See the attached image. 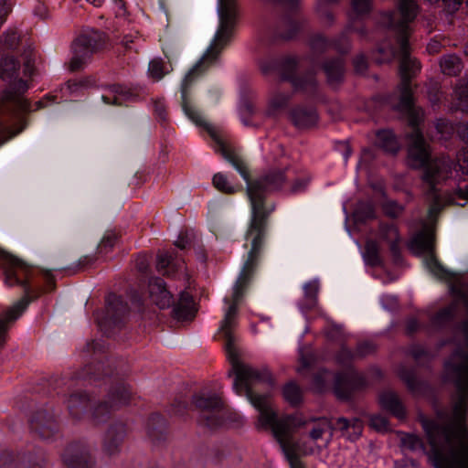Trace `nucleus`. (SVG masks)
<instances>
[{"instance_id":"nucleus-41","label":"nucleus","mask_w":468,"mask_h":468,"mask_svg":"<svg viewBox=\"0 0 468 468\" xmlns=\"http://www.w3.org/2000/svg\"><path fill=\"white\" fill-rule=\"evenodd\" d=\"M115 410L110 407L109 401L105 399L92 409L91 419L95 424L106 422L110 419L112 412Z\"/></svg>"},{"instance_id":"nucleus-50","label":"nucleus","mask_w":468,"mask_h":468,"mask_svg":"<svg viewBox=\"0 0 468 468\" xmlns=\"http://www.w3.org/2000/svg\"><path fill=\"white\" fill-rule=\"evenodd\" d=\"M119 239L118 234L113 230H108L102 237L99 246L98 250L100 253H107L111 250L115 245L117 239Z\"/></svg>"},{"instance_id":"nucleus-4","label":"nucleus","mask_w":468,"mask_h":468,"mask_svg":"<svg viewBox=\"0 0 468 468\" xmlns=\"http://www.w3.org/2000/svg\"><path fill=\"white\" fill-rule=\"evenodd\" d=\"M419 13V5L414 0H399L397 9L384 13L380 24L391 29L396 35L399 48L390 46L387 51L379 47L378 51L386 54V58L379 60L389 61L397 55L399 56V108L410 110L412 106L411 80L420 71V63L410 57L409 43L410 24L415 20Z\"/></svg>"},{"instance_id":"nucleus-8","label":"nucleus","mask_w":468,"mask_h":468,"mask_svg":"<svg viewBox=\"0 0 468 468\" xmlns=\"http://www.w3.org/2000/svg\"><path fill=\"white\" fill-rule=\"evenodd\" d=\"M120 372L114 370H105L104 362L100 360L97 363L86 365L81 372L77 373L72 378H55L50 381V386L57 394L71 390L75 386V379H83L90 382H96L101 379L107 378L110 382V388L106 395V399L110 403L112 410H120L128 405L133 398V392L129 385L119 378Z\"/></svg>"},{"instance_id":"nucleus-49","label":"nucleus","mask_w":468,"mask_h":468,"mask_svg":"<svg viewBox=\"0 0 468 468\" xmlns=\"http://www.w3.org/2000/svg\"><path fill=\"white\" fill-rule=\"evenodd\" d=\"M331 48L341 54H346L351 49V42L346 35V30L338 37L331 39Z\"/></svg>"},{"instance_id":"nucleus-58","label":"nucleus","mask_w":468,"mask_h":468,"mask_svg":"<svg viewBox=\"0 0 468 468\" xmlns=\"http://www.w3.org/2000/svg\"><path fill=\"white\" fill-rule=\"evenodd\" d=\"M149 73L155 80H160L165 75L162 59H153L150 62Z\"/></svg>"},{"instance_id":"nucleus-20","label":"nucleus","mask_w":468,"mask_h":468,"mask_svg":"<svg viewBox=\"0 0 468 468\" xmlns=\"http://www.w3.org/2000/svg\"><path fill=\"white\" fill-rule=\"evenodd\" d=\"M19 463L26 468H43L46 464L45 452L40 448H35L33 452L19 457L9 449H0V468H16Z\"/></svg>"},{"instance_id":"nucleus-44","label":"nucleus","mask_w":468,"mask_h":468,"mask_svg":"<svg viewBox=\"0 0 468 468\" xmlns=\"http://www.w3.org/2000/svg\"><path fill=\"white\" fill-rule=\"evenodd\" d=\"M213 186L226 195H232L238 192L239 187L230 185L227 176L222 173H216L212 178Z\"/></svg>"},{"instance_id":"nucleus-3","label":"nucleus","mask_w":468,"mask_h":468,"mask_svg":"<svg viewBox=\"0 0 468 468\" xmlns=\"http://www.w3.org/2000/svg\"><path fill=\"white\" fill-rule=\"evenodd\" d=\"M428 329L434 333H449L459 346L445 362L449 379L457 390L458 401L454 407L457 415L468 396V295L459 298L431 314Z\"/></svg>"},{"instance_id":"nucleus-46","label":"nucleus","mask_w":468,"mask_h":468,"mask_svg":"<svg viewBox=\"0 0 468 468\" xmlns=\"http://www.w3.org/2000/svg\"><path fill=\"white\" fill-rule=\"evenodd\" d=\"M352 14L350 18L362 17L370 13L372 9V0H351Z\"/></svg>"},{"instance_id":"nucleus-28","label":"nucleus","mask_w":468,"mask_h":468,"mask_svg":"<svg viewBox=\"0 0 468 468\" xmlns=\"http://www.w3.org/2000/svg\"><path fill=\"white\" fill-rule=\"evenodd\" d=\"M380 407L398 419L406 417V410L398 394L392 390H384L378 395Z\"/></svg>"},{"instance_id":"nucleus-33","label":"nucleus","mask_w":468,"mask_h":468,"mask_svg":"<svg viewBox=\"0 0 468 468\" xmlns=\"http://www.w3.org/2000/svg\"><path fill=\"white\" fill-rule=\"evenodd\" d=\"M284 400L293 408H298L303 401V392L295 381H289L282 388Z\"/></svg>"},{"instance_id":"nucleus-38","label":"nucleus","mask_w":468,"mask_h":468,"mask_svg":"<svg viewBox=\"0 0 468 468\" xmlns=\"http://www.w3.org/2000/svg\"><path fill=\"white\" fill-rule=\"evenodd\" d=\"M409 355L413 357L418 366L429 368L433 359V355L420 345H411L409 347Z\"/></svg>"},{"instance_id":"nucleus-60","label":"nucleus","mask_w":468,"mask_h":468,"mask_svg":"<svg viewBox=\"0 0 468 468\" xmlns=\"http://www.w3.org/2000/svg\"><path fill=\"white\" fill-rule=\"evenodd\" d=\"M375 345L371 342L358 343L355 351L356 357L362 358L375 352Z\"/></svg>"},{"instance_id":"nucleus-31","label":"nucleus","mask_w":468,"mask_h":468,"mask_svg":"<svg viewBox=\"0 0 468 468\" xmlns=\"http://www.w3.org/2000/svg\"><path fill=\"white\" fill-rule=\"evenodd\" d=\"M332 430H339L343 435L347 434L350 441L357 440L363 431V422L358 418L348 420L345 417H340L335 420L334 424H330Z\"/></svg>"},{"instance_id":"nucleus-61","label":"nucleus","mask_w":468,"mask_h":468,"mask_svg":"<svg viewBox=\"0 0 468 468\" xmlns=\"http://www.w3.org/2000/svg\"><path fill=\"white\" fill-rule=\"evenodd\" d=\"M95 261H96L95 256L86 255V256L81 257L74 267H72V268L69 267V268H66L65 270L72 271V273H76L80 271L84 270L88 266L92 265L95 262Z\"/></svg>"},{"instance_id":"nucleus-63","label":"nucleus","mask_w":468,"mask_h":468,"mask_svg":"<svg viewBox=\"0 0 468 468\" xmlns=\"http://www.w3.org/2000/svg\"><path fill=\"white\" fill-rule=\"evenodd\" d=\"M389 250H390V254L393 258V261L396 264H399L402 261V256H401V251H400V247H399V239L389 242Z\"/></svg>"},{"instance_id":"nucleus-62","label":"nucleus","mask_w":468,"mask_h":468,"mask_svg":"<svg viewBox=\"0 0 468 468\" xmlns=\"http://www.w3.org/2000/svg\"><path fill=\"white\" fill-rule=\"evenodd\" d=\"M154 113L159 122H165L167 121V112L164 100L155 101L154 104Z\"/></svg>"},{"instance_id":"nucleus-53","label":"nucleus","mask_w":468,"mask_h":468,"mask_svg":"<svg viewBox=\"0 0 468 468\" xmlns=\"http://www.w3.org/2000/svg\"><path fill=\"white\" fill-rule=\"evenodd\" d=\"M310 45L313 50L321 53L331 48V39L323 35H315L311 38Z\"/></svg>"},{"instance_id":"nucleus-16","label":"nucleus","mask_w":468,"mask_h":468,"mask_svg":"<svg viewBox=\"0 0 468 468\" xmlns=\"http://www.w3.org/2000/svg\"><path fill=\"white\" fill-rule=\"evenodd\" d=\"M105 311L101 315L97 314L96 320L101 331L111 337L114 331L121 329L129 314L128 303L119 295L110 293L106 300Z\"/></svg>"},{"instance_id":"nucleus-48","label":"nucleus","mask_w":468,"mask_h":468,"mask_svg":"<svg viewBox=\"0 0 468 468\" xmlns=\"http://www.w3.org/2000/svg\"><path fill=\"white\" fill-rule=\"evenodd\" d=\"M196 311L193 307L186 304H175L172 310L174 318L178 321L191 320L195 316Z\"/></svg>"},{"instance_id":"nucleus-56","label":"nucleus","mask_w":468,"mask_h":468,"mask_svg":"<svg viewBox=\"0 0 468 468\" xmlns=\"http://www.w3.org/2000/svg\"><path fill=\"white\" fill-rule=\"evenodd\" d=\"M24 58V74L26 76H32L34 73L35 54L33 49H26L23 53Z\"/></svg>"},{"instance_id":"nucleus-18","label":"nucleus","mask_w":468,"mask_h":468,"mask_svg":"<svg viewBox=\"0 0 468 468\" xmlns=\"http://www.w3.org/2000/svg\"><path fill=\"white\" fill-rule=\"evenodd\" d=\"M30 431L42 440H49L59 431V425L51 408L37 410L30 420Z\"/></svg>"},{"instance_id":"nucleus-26","label":"nucleus","mask_w":468,"mask_h":468,"mask_svg":"<svg viewBox=\"0 0 468 468\" xmlns=\"http://www.w3.org/2000/svg\"><path fill=\"white\" fill-rule=\"evenodd\" d=\"M410 250L418 254L434 253L435 250V232L431 227L425 226L423 229L418 232L410 243Z\"/></svg>"},{"instance_id":"nucleus-17","label":"nucleus","mask_w":468,"mask_h":468,"mask_svg":"<svg viewBox=\"0 0 468 468\" xmlns=\"http://www.w3.org/2000/svg\"><path fill=\"white\" fill-rule=\"evenodd\" d=\"M367 385V380L362 374L353 367H348L346 370L335 374L334 393L338 399L350 401L353 399L354 394L364 389Z\"/></svg>"},{"instance_id":"nucleus-37","label":"nucleus","mask_w":468,"mask_h":468,"mask_svg":"<svg viewBox=\"0 0 468 468\" xmlns=\"http://www.w3.org/2000/svg\"><path fill=\"white\" fill-rule=\"evenodd\" d=\"M304 299L302 303V308L312 310L317 304V296L319 292V284L316 281L309 282L303 286Z\"/></svg>"},{"instance_id":"nucleus-27","label":"nucleus","mask_w":468,"mask_h":468,"mask_svg":"<svg viewBox=\"0 0 468 468\" xmlns=\"http://www.w3.org/2000/svg\"><path fill=\"white\" fill-rule=\"evenodd\" d=\"M90 398L85 391L71 392L67 400L69 415L76 420H81L90 407Z\"/></svg>"},{"instance_id":"nucleus-42","label":"nucleus","mask_w":468,"mask_h":468,"mask_svg":"<svg viewBox=\"0 0 468 468\" xmlns=\"http://www.w3.org/2000/svg\"><path fill=\"white\" fill-rule=\"evenodd\" d=\"M457 165L463 174L468 175V150L463 149L457 153ZM456 195L459 198L468 199V184L464 187H459Z\"/></svg>"},{"instance_id":"nucleus-1","label":"nucleus","mask_w":468,"mask_h":468,"mask_svg":"<svg viewBox=\"0 0 468 468\" xmlns=\"http://www.w3.org/2000/svg\"><path fill=\"white\" fill-rule=\"evenodd\" d=\"M457 401V390L454 389L451 396V410L437 408L435 415L438 420L421 417L420 421L428 439L429 450L422 439L412 433H401V447L427 455L434 468H468V396L463 401L461 415L455 412Z\"/></svg>"},{"instance_id":"nucleus-29","label":"nucleus","mask_w":468,"mask_h":468,"mask_svg":"<svg viewBox=\"0 0 468 468\" xmlns=\"http://www.w3.org/2000/svg\"><path fill=\"white\" fill-rule=\"evenodd\" d=\"M399 377L412 394H424L429 389L428 382L417 377L414 367H400Z\"/></svg>"},{"instance_id":"nucleus-6","label":"nucleus","mask_w":468,"mask_h":468,"mask_svg":"<svg viewBox=\"0 0 468 468\" xmlns=\"http://www.w3.org/2000/svg\"><path fill=\"white\" fill-rule=\"evenodd\" d=\"M0 268L4 271L5 284L8 286L19 285L25 292L24 296L0 317V348H2L6 341L9 324L15 322L28 304L37 300L43 292L55 291L56 280L50 270H43L46 287H33L31 283L34 273L33 266L5 251L0 252Z\"/></svg>"},{"instance_id":"nucleus-5","label":"nucleus","mask_w":468,"mask_h":468,"mask_svg":"<svg viewBox=\"0 0 468 468\" xmlns=\"http://www.w3.org/2000/svg\"><path fill=\"white\" fill-rule=\"evenodd\" d=\"M274 209V204L270 207L251 205V217L245 234V239L250 243V250L234 284L232 303L228 307L219 327V332L225 339V350L238 348L236 346V336L233 333L237 326L238 305L258 267L268 234L269 218Z\"/></svg>"},{"instance_id":"nucleus-47","label":"nucleus","mask_w":468,"mask_h":468,"mask_svg":"<svg viewBox=\"0 0 468 468\" xmlns=\"http://www.w3.org/2000/svg\"><path fill=\"white\" fill-rule=\"evenodd\" d=\"M174 256L168 252L159 253L156 257L157 271L163 275H170L169 269H174ZM175 270H173L174 271Z\"/></svg>"},{"instance_id":"nucleus-13","label":"nucleus","mask_w":468,"mask_h":468,"mask_svg":"<svg viewBox=\"0 0 468 468\" xmlns=\"http://www.w3.org/2000/svg\"><path fill=\"white\" fill-rule=\"evenodd\" d=\"M396 109L399 112H407L410 114V124L412 131L407 135L409 140L408 147V163L412 168L419 169L427 165L434 159L431 158V153L428 149V144L424 139L421 131L419 128V115L412 104L411 109L404 110L399 108V101L396 105Z\"/></svg>"},{"instance_id":"nucleus-36","label":"nucleus","mask_w":468,"mask_h":468,"mask_svg":"<svg viewBox=\"0 0 468 468\" xmlns=\"http://www.w3.org/2000/svg\"><path fill=\"white\" fill-rule=\"evenodd\" d=\"M440 67L443 74L457 76L463 69L462 59L455 54H447L441 58Z\"/></svg>"},{"instance_id":"nucleus-19","label":"nucleus","mask_w":468,"mask_h":468,"mask_svg":"<svg viewBox=\"0 0 468 468\" xmlns=\"http://www.w3.org/2000/svg\"><path fill=\"white\" fill-rule=\"evenodd\" d=\"M61 459L67 468H92L94 465L89 445L80 441L69 443Z\"/></svg>"},{"instance_id":"nucleus-51","label":"nucleus","mask_w":468,"mask_h":468,"mask_svg":"<svg viewBox=\"0 0 468 468\" xmlns=\"http://www.w3.org/2000/svg\"><path fill=\"white\" fill-rule=\"evenodd\" d=\"M382 209L386 216L397 218L404 211V207L395 200H387L382 204Z\"/></svg>"},{"instance_id":"nucleus-7","label":"nucleus","mask_w":468,"mask_h":468,"mask_svg":"<svg viewBox=\"0 0 468 468\" xmlns=\"http://www.w3.org/2000/svg\"><path fill=\"white\" fill-rule=\"evenodd\" d=\"M213 48L207 49L196 65L187 72L181 84V107L185 114L197 126L204 127L217 144L216 152L239 173L246 181L247 186L251 183L250 173L246 161L234 150L229 148L216 133L215 129L207 123L196 110L189 98L191 85L200 78L218 58L219 54H213Z\"/></svg>"},{"instance_id":"nucleus-24","label":"nucleus","mask_w":468,"mask_h":468,"mask_svg":"<svg viewBox=\"0 0 468 468\" xmlns=\"http://www.w3.org/2000/svg\"><path fill=\"white\" fill-rule=\"evenodd\" d=\"M289 118L296 128L305 129L314 126L317 122L318 115L314 107L296 105L291 109Z\"/></svg>"},{"instance_id":"nucleus-14","label":"nucleus","mask_w":468,"mask_h":468,"mask_svg":"<svg viewBox=\"0 0 468 468\" xmlns=\"http://www.w3.org/2000/svg\"><path fill=\"white\" fill-rule=\"evenodd\" d=\"M218 13L219 25L214 39L207 49L213 48V54H220L229 44L238 19L237 0H218Z\"/></svg>"},{"instance_id":"nucleus-43","label":"nucleus","mask_w":468,"mask_h":468,"mask_svg":"<svg viewBox=\"0 0 468 468\" xmlns=\"http://www.w3.org/2000/svg\"><path fill=\"white\" fill-rule=\"evenodd\" d=\"M340 0H318L316 10L324 26L330 27L335 21V16L327 5L337 4Z\"/></svg>"},{"instance_id":"nucleus-15","label":"nucleus","mask_w":468,"mask_h":468,"mask_svg":"<svg viewBox=\"0 0 468 468\" xmlns=\"http://www.w3.org/2000/svg\"><path fill=\"white\" fill-rule=\"evenodd\" d=\"M191 406L199 412L200 425L214 429L223 423V401L218 394L208 391L195 393L192 396Z\"/></svg>"},{"instance_id":"nucleus-30","label":"nucleus","mask_w":468,"mask_h":468,"mask_svg":"<svg viewBox=\"0 0 468 468\" xmlns=\"http://www.w3.org/2000/svg\"><path fill=\"white\" fill-rule=\"evenodd\" d=\"M146 432L154 443H160L167 438L166 420L159 413H153L148 419Z\"/></svg>"},{"instance_id":"nucleus-54","label":"nucleus","mask_w":468,"mask_h":468,"mask_svg":"<svg viewBox=\"0 0 468 468\" xmlns=\"http://www.w3.org/2000/svg\"><path fill=\"white\" fill-rule=\"evenodd\" d=\"M3 38L2 43L7 49H16L19 44V35L16 29H7L3 34Z\"/></svg>"},{"instance_id":"nucleus-12","label":"nucleus","mask_w":468,"mask_h":468,"mask_svg":"<svg viewBox=\"0 0 468 468\" xmlns=\"http://www.w3.org/2000/svg\"><path fill=\"white\" fill-rule=\"evenodd\" d=\"M108 37L106 33L95 28H86L71 44L72 58L69 64L70 71L84 69L94 54L104 49Z\"/></svg>"},{"instance_id":"nucleus-40","label":"nucleus","mask_w":468,"mask_h":468,"mask_svg":"<svg viewBox=\"0 0 468 468\" xmlns=\"http://www.w3.org/2000/svg\"><path fill=\"white\" fill-rule=\"evenodd\" d=\"M424 262L429 271L438 279L446 280L450 278V271L442 266V264L438 261L434 253L428 255L425 258Z\"/></svg>"},{"instance_id":"nucleus-34","label":"nucleus","mask_w":468,"mask_h":468,"mask_svg":"<svg viewBox=\"0 0 468 468\" xmlns=\"http://www.w3.org/2000/svg\"><path fill=\"white\" fill-rule=\"evenodd\" d=\"M377 145L387 153L397 154L399 144L395 134L389 130L378 131L376 134Z\"/></svg>"},{"instance_id":"nucleus-9","label":"nucleus","mask_w":468,"mask_h":468,"mask_svg":"<svg viewBox=\"0 0 468 468\" xmlns=\"http://www.w3.org/2000/svg\"><path fill=\"white\" fill-rule=\"evenodd\" d=\"M299 61L293 56H282L273 58L261 66L264 74L276 71L280 74L282 81H288L292 84L293 90L302 92L307 97H315L318 92V80L314 69H307L302 74H296Z\"/></svg>"},{"instance_id":"nucleus-39","label":"nucleus","mask_w":468,"mask_h":468,"mask_svg":"<svg viewBox=\"0 0 468 468\" xmlns=\"http://www.w3.org/2000/svg\"><path fill=\"white\" fill-rule=\"evenodd\" d=\"M364 260L371 267L382 265V259L379 255V247L376 240H367L365 245Z\"/></svg>"},{"instance_id":"nucleus-23","label":"nucleus","mask_w":468,"mask_h":468,"mask_svg":"<svg viewBox=\"0 0 468 468\" xmlns=\"http://www.w3.org/2000/svg\"><path fill=\"white\" fill-rule=\"evenodd\" d=\"M148 288L151 301L160 309H165L172 305L173 295L166 289V284L162 278H151Z\"/></svg>"},{"instance_id":"nucleus-55","label":"nucleus","mask_w":468,"mask_h":468,"mask_svg":"<svg viewBox=\"0 0 468 468\" xmlns=\"http://www.w3.org/2000/svg\"><path fill=\"white\" fill-rule=\"evenodd\" d=\"M355 358V352L346 346H342L336 354V361L344 367H349Z\"/></svg>"},{"instance_id":"nucleus-2","label":"nucleus","mask_w":468,"mask_h":468,"mask_svg":"<svg viewBox=\"0 0 468 468\" xmlns=\"http://www.w3.org/2000/svg\"><path fill=\"white\" fill-rule=\"evenodd\" d=\"M231 369L228 377L233 375V389L239 396H245L250 404L259 410V420L262 426H270L279 442L291 468H305L297 454V444L292 441V428L303 425L293 415L278 418L271 408L270 390L275 380L267 368L256 369L239 359L238 348L225 350Z\"/></svg>"},{"instance_id":"nucleus-35","label":"nucleus","mask_w":468,"mask_h":468,"mask_svg":"<svg viewBox=\"0 0 468 468\" xmlns=\"http://www.w3.org/2000/svg\"><path fill=\"white\" fill-rule=\"evenodd\" d=\"M292 98V92L274 91L269 99V115H274L287 109Z\"/></svg>"},{"instance_id":"nucleus-45","label":"nucleus","mask_w":468,"mask_h":468,"mask_svg":"<svg viewBox=\"0 0 468 468\" xmlns=\"http://www.w3.org/2000/svg\"><path fill=\"white\" fill-rule=\"evenodd\" d=\"M355 218L357 222L365 223L376 218V210L373 204L369 202L359 203L355 210Z\"/></svg>"},{"instance_id":"nucleus-59","label":"nucleus","mask_w":468,"mask_h":468,"mask_svg":"<svg viewBox=\"0 0 468 468\" xmlns=\"http://www.w3.org/2000/svg\"><path fill=\"white\" fill-rule=\"evenodd\" d=\"M370 426L378 431H388L389 430L388 420L382 415H372L370 417Z\"/></svg>"},{"instance_id":"nucleus-32","label":"nucleus","mask_w":468,"mask_h":468,"mask_svg":"<svg viewBox=\"0 0 468 468\" xmlns=\"http://www.w3.org/2000/svg\"><path fill=\"white\" fill-rule=\"evenodd\" d=\"M21 68L20 61L12 55L0 58V79L4 81L12 80L18 77Z\"/></svg>"},{"instance_id":"nucleus-57","label":"nucleus","mask_w":468,"mask_h":468,"mask_svg":"<svg viewBox=\"0 0 468 468\" xmlns=\"http://www.w3.org/2000/svg\"><path fill=\"white\" fill-rule=\"evenodd\" d=\"M290 181H292V185L289 189V194L296 195L306 190L310 179L308 177H298L293 180L291 178Z\"/></svg>"},{"instance_id":"nucleus-10","label":"nucleus","mask_w":468,"mask_h":468,"mask_svg":"<svg viewBox=\"0 0 468 468\" xmlns=\"http://www.w3.org/2000/svg\"><path fill=\"white\" fill-rule=\"evenodd\" d=\"M421 179L425 187V196L430 202L428 218L436 222L444 208L440 188L438 187L451 174V167L442 160L435 158L427 165L422 166Z\"/></svg>"},{"instance_id":"nucleus-52","label":"nucleus","mask_w":468,"mask_h":468,"mask_svg":"<svg viewBox=\"0 0 468 468\" xmlns=\"http://www.w3.org/2000/svg\"><path fill=\"white\" fill-rule=\"evenodd\" d=\"M379 232L381 239L388 242L399 239V230L394 224H381Z\"/></svg>"},{"instance_id":"nucleus-64","label":"nucleus","mask_w":468,"mask_h":468,"mask_svg":"<svg viewBox=\"0 0 468 468\" xmlns=\"http://www.w3.org/2000/svg\"><path fill=\"white\" fill-rule=\"evenodd\" d=\"M458 138L468 146V122H461L456 126Z\"/></svg>"},{"instance_id":"nucleus-25","label":"nucleus","mask_w":468,"mask_h":468,"mask_svg":"<svg viewBox=\"0 0 468 468\" xmlns=\"http://www.w3.org/2000/svg\"><path fill=\"white\" fill-rule=\"evenodd\" d=\"M322 69L326 76V81L333 88L338 87L345 77V60L342 58H331L322 63Z\"/></svg>"},{"instance_id":"nucleus-11","label":"nucleus","mask_w":468,"mask_h":468,"mask_svg":"<svg viewBox=\"0 0 468 468\" xmlns=\"http://www.w3.org/2000/svg\"><path fill=\"white\" fill-rule=\"evenodd\" d=\"M292 172H293V169L291 165L283 168H270L263 175L249 183L246 190L250 205L267 207L265 203L267 194L282 190L291 180Z\"/></svg>"},{"instance_id":"nucleus-21","label":"nucleus","mask_w":468,"mask_h":468,"mask_svg":"<svg viewBox=\"0 0 468 468\" xmlns=\"http://www.w3.org/2000/svg\"><path fill=\"white\" fill-rule=\"evenodd\" d=\"M127 432V425L124 422L115 421L112 423L105 431L102 440L103 452L110 457L118 455Z\"/></svg>"},{"instance_id":"nucleus-22","label":"nucleus","mask_w":468,"mask_h":468,"mask_svg":"<svg viewBox=\"0 0 468 468\" xmlns=\"http://www.w3.org/2000/svg\"><path fill=\"white\" fill-rule=\"evenodd\" d=\"M108 94H103L101 100L105 104L122 106L126 101H135L139 98V90L136 88L123 84H112L107 86Z\"/></svg>"}]
</instances>
